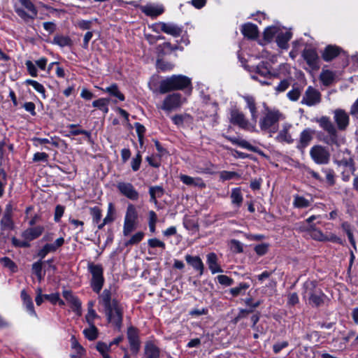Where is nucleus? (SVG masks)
Instances as JSON below:
<instances>
[{
  "mask_svg": "<svg viewBox=\"0 0 358 358\" xmlns=\"http://www.w3.org/2000/svg\"><path fill=\"white\" fill-rule=\"evenodd\" d=\"M311 201L299 195L294 196L293 206L296 208H304L310 206Z\"/></svg>",
  "mask_w": 358,
  "mask_h": 358,
  "instance_id": "ea45409f",
  "label": "nucleus"
},
{
  "mask_svg": "<svg viewBox=\"0 0 358 358\" xmlns=\"http://www.w3.org/2000/svg\"><path fill=\"white\" fill-rule=\"evenodd\" d=\"M320 80L323 85L329 86L334 83L335 73L329 70H322L320 75Z\"/></svg>",
  "mask_w": 358,
  "mask_h": 358,
  "instance_id": "f704fd0d",
  "label": "nucleus"
},
{
  "mask_svg": "<svg viewBox=\"0 0 358 358\" xmlns=\"http://www.w3.org/2000/svg\"><path fill=\"white\" fill-rule=\"evenodd\" d=\"M25 83L29 85L32 86L33 88L36 92H38V93H40L41 94L43 99H45L46 98V96H45V89L44 86L42 84L39 83L38 82H37L36 80H31V79H27L25 81Z\"/></svg>",
  "mask_w": 358,
  "mask_h": 358,
  "instance_id": "a18cd8bd",
  "label": "nucleus"
},
{
  "mask_svg": "<svg viewBox=\"0 0 358 358\" xmlns=\"http://www.w3.org/2000/svg\"><path fill=\"white\" fill-rule=\"evenodd\" d=\"M138 225V212L133 204H129L124 220L123 234L129 236Z\"/></svg>",
  "mask_w": 358,
  "mask_h": 358,
  "instance_id": "1a4fd4ad",
  "label": "nucleus"
},
{
  "mask_svg": "<svg viewBox=\"0 0 358 358\" xmlns=\"http://www.w3.org/2000/svg\"><path fill=\"white\" fill-rule=\"evenodd\" d=\"M250 285L245 282H241L238 285V286L233 287L230 289V293L234 296H237L239 294H242V292H245L247 289H248Z\"/></svg>",
  "mask_w": 358,
  "mask_h": 358,
  "instance_id": "603ef678",
  "label": "nucleus"
},
{
  "mask_svg": "<svg viewBox=\"0 0 358 358\" xmlns=\"http://www.w3.org/2000/svg\"><path fill=\"white\" fill-rule=\"evenodd\" d=\"M64 243V238L63 237H60L57 238L54 243H47L45 244L43 248L50 252H55L58 248H59L61 246H62Z\"/></svg>",
  "mask_w": 358,
  "mask_h": 358,
  "instance_id": "c03bdc74",
  "label": "nucleus"
},
{
  "mask_svg": "<svg viewBox=\"0 0 358 358\" xmlns=\"http://www.w3.org/2000/svg\"><path fill=\"white\" fill-rule=\"evenodd\" d=\"M334 121L337 126V129L341 131L345 130L350 123L349 114L341 108H337L333 111Z\"/></svg>",
  "mask_w": 358,
  "mask_h": 358,
  "instance_id": "dca6fc26",
  "label": "nucleus"
},
{
  "mask_svg": "<svg viewBox=\"0 0 358 358\" xmlns=\"http://www.w3.org/2000/svg\"><path fill=\"white\" fill-rule=\"evenodd\" d=\"M268 245L266 243L259 244L255 246V251L258 255H264L268 251Z\"/></svg>",
  "mask_w": 358,
  "mask_h": 358,
  "instance_id": "338daca9",
  "label": "nucleus"
},
{
  "mask_svg": "<svg viewBox=\"0 0 358 358\" xmlns=\"http://www.w3.org/2000/svg\"><path fill=\"white\" fill-rule=\"evenodd\" d=\"M52 43L59 45L61 48L71 46L72 41L66 36L57 35L53 38Z\"/></svg>",
  "mask_w": 358,
  "mask_h": 358,
  "instance_id": "4c0bfd02",
  "label": "nucleus"
},
{
  "mask_svg": "<svg viewBox=\"0 0 358 358\" xmlns=\"http://www.w3.org/2000/svg\"><path fill=\"white\" fill-rule=\"evenodd\" d=\"M98 315L96 311L92 308L88 307V311L85 316L86 321L88 324H94V320Z\"/></svg>",
  "mask_w": 358,
  "mask_h": 358,
  "instance_id": "69168bd1",
  "label": "nucleus"
},
{
  "mask_svg": "<svg viewBox=\"0 0 358 358\" xmlns=\"http://www.w3.org/2000/svg\"><path fill=\"white\" fill-rule=\"evenodd\" d=\"M142 157L140 152H138L135 157L131 162V169L134 171H137L141 166Z\"/></svg>",
  "mask_w": 358,
  "mask_h": 358,
  "instance_id": "bf43d9fd",
  "label": "nucleus"
},
{
  "mask_svg": "<svg viewBox=\"0 0 358 358\" xmlns=\"http://www.w3.org/2000/svg\"><path fill=\"white\" fill-rule=\"evenodd\" d=\"M99 303L103 307L108 322L120 330L123 320V308L115 299H111L110 289H104L99 296Z\"/></svg>",
  "mask_w": 358,
  "mask_h": 358,
  "instance_id": "f257e3e1",
  "label": "nucleus"
},
{
  "mask_svg": "<svg viewBox=\"0 0 358 358\" xmlns=\"http://www.w3.org/2000/svg\"><path fill=\"white\" fill-rule=\"evenodd\" d=\"M180 179L187 185L198 187L200 188H204L206 187V183L201 178L199 177L193 178L187 175H180Z\"/></svg>",
  "mask_w": 358,
  "mask_h": 358,
  "instance_id": "cd10ccee",
  "label": "nucleus"
},
{
  "mask_svg": "<svg viewBox=\"0 0 358 358\" xmlns=\"http://www.w3.org/2000/svg\"><path fill=\"white\" fill-rule=\"evenodd\" d=\"M89 328L83 330V334L89 341H94L98 337V329L94 324H89Z\"/></svg>",
  "mask_w": 358,
  "mask_h": 358,
  "instance_id": "79ce46f5",
  "label": "nucleus"
},
{
  "mask_svg": "<svg viewBox=\"0 0 358 358\" xmlns=\"http://www.w3.org/2000/svg\"><path fill=\"white\" fill-rule=\"evenodd\" d=\"M174 65L169 62L163 59H157V68L162 71H170L173 68Z\"/></svg>",
  "mask_w": 358,
  "mask_h": 358,
  "instance_id": "864d4df0",
  "label": "nucleus"
},
{
  "mask_svg": "<svg viewBox=\"0 0 358 358\" xmlns=\"http://www.w3.org/2000/svg\"><path fill=\"white\" fill-rule=\"evenodd\" d=\"M117 189L122 195L128 199L137 201L139 199L138 192L131 182L120 181L117 183Z\"/></svg>",
  "mask_w": 358,
  "mask_h": 358,
  "instance_id": "4468645a",
  "label": "nucleus"
},
{
  "mask_svg": "<svg viewBox=\"0 0 358 358\" xmlns=\"http://www.w3.org/2000/svg\"><path fill=\"white\" fill-rule=\"evenodd\" d=\"M149 193L150 195V202L157 203V199L160 198L164 194V189L159 186L151 187L149 189Z\"/></svg>",
  "mask_w": 358,
  "mask_h": 358,
  "instance_id": "a19ab883",
  "label": "nucleus"
},
{
  "mask_svg": "<svg viewBox=\"0 0 358 358\" xmlns=\"http://www.w3.org/2000/svg\"><path fill=\"white\" fill-rule=\"evenodd\" d=\"M322 101L321 93L312 86H308L302 96L301 103L307 106H315Z\"/></svg>",
  "mask_w": 358,
  "mask_h": 358,
  "instance_id": "ddd939ff",
  "label": "nucleus"
},
{
  "mask_svg": "<svg viewBox=\"0 0 358 358\" xmlns=\"http://www.w3.org/2000/svg\"><path fill=\"white\" fill-rule=\"evenodd\" d=\"M292 33L290 30H285L280 28L276 36V43L282 49L288 48V41L291 39Z\"/></svg>",
  "mask_w": 358,
  "mask_h": 358,
  "instance_id": "412c9836",
  "label": "nucleus"
},
{
  "mask_svg": "<svg viewBox=\"0 0 358 358\" xmlns=\"http://www.w3.org/2000/svg\"><path fill=\"white\" fill-rule=\"evenodd\" d=\"M90 214L92 216L93 222L98 224L101 219V211L97 206L90 208Z\"/></svg>",
  "mask_w": 358,
  "mask_h": 358,
  "instance_id": "13d9d810",
  "label": "nucleus"
},
{
  "mask_svg": "<svg viewBox=\"0 0 358 358\" xmlns=\"http://www.w3.org/2000/svg\"><path fill=\"white\" fill-rule=\"evenodd\" d=\"M230 122L244 129H247L249 127V122L245 119L244 114L237 109L231 110Z\"/></svg>",
  "mask_w": 358,
  "mask_h": 358,
  "instance_id": "6ab92c4d",
  "label": "nucleus"
},
{
  "mask_svg": "<svg viewBox=\"0 0 358 358\" xmlns=\"http://www.w3.org/2000/svg\"><path fill=\"white\" fill-rule=\"evenodd\" d=\"M96 350L101 355L108 352L110 349V345H107L103 342H98L96 346Z\"/></svg>",
  "mask_w": 358,
  "mask_h": 358,
  "instance_id": "774afa93",
  "label": "nucleus"
},
{
  "mask_svg": "<svg viewBox=\"0 0 358 358\" xmlns=\"http://www.w3.org/2000/svg\"><path fill=\"white\" fill-rule=\"evenodd\" d=\"M20 5L15 6L17 15L25 22L33 21L38 15V10L31 0H19Z\"/></svg>",
  "mask_w": 358,
  "mask_h": 358,
  "instance_id": "0eeeda50",
  "label": "nucleus"
},
{
  "mask_svg": "<svg viewBox=\"0 0 358 358\" xmlns=\"http://www.w3.org/2000/svg\"><path fill=\"white\" fill-rule=\"evenodd\" d=\"M162 32L169 34L173 37H178L182 32V27L172 22H164Z\"/></svg>",
  "mask_w": 358,
  "mask_h": 358,
  "instance_id": "b1692460",
  "label": "nucleus"
},
{
  "mask_svg": "<svg viewBox=\"0 0 358 358\" xmlns=\"http://www.w3.org/2000/svg\"><path fill=\"white\" fill-rule=\"evenodd\" d=\"M185 102V99L180 94L173 93L165 97L160 108L169 113L181 107Z\"/></svg>",
  "mask_w": 358,
  "mask_h": 358,
  "instance_id": "9d476101",
  "label": "nucleus"
},
{
  "mask_svg": "<svg viewBox=\"0 0 358 358\" xmlns=\"http://www.w3.org/2000/svg\"><path fill=\"white\" fill-rule=\"evenodd\" d=\"M127 338L130 345V349L132 352L137 353L140 349V340L138 330L134 327H130L127 329Z\"/></svg>",
  "mask_w": 358,
  "mask_h": 358,
  "instance_id": "a211bd4d",
  "label": "nucleus"
},
{
  "mask_svg": "<svg viewBox=\"0 0 358 358\" xmlns=\"http://www.w3.org/2000/svg\"><path fill=\"white\" fill-rule=\"evenodd\" d=\"M230 248L236 253H241L243 251V246L242 243L236 239H232L230 241Z\"/></svg>",
  "mask_w": 358,
  "mask_h": 358,
  "instance_id": "6e6d98bb",
  "label": "nucleus"
},
{
  "mask_svg": "<svg viewBox=\"0 0 358 358\" xmlns=\"http://www.w3.org/2000/svg\"><path fill=\"white\" fill-rule=\"evenodd\" d=\"M110 99L107 98H100L92 102V106L97 108L100 110L103 111L105 114L109 111L108 104Z\"/></svg>",
  "mask_w": 358,
  "mask_h": 358,
  "instance_id": "e433bc0d",
  "label": "nucleus"
},
{
  "mask_svg": "<svg viewBox=\"0 0 358 358\" xmlns=\"http://www.w3.org/2000/svg\"><path fill=\"white\" fill-rule=\"evenodd\" d=\"M185 260L187 262V264L192 266L195 270L199 271L200 275L203 274L204 266L199 257H194L189 255H187L185 256Z\"/></svg>",
  "mask_w": 358,
  "mask_h": 358,
  "instance_id": "7c9ffc66",
  "label": "nucleus"
},
{
  "mask_svg": "<svg viewBox=\"0 0 358 358\" xmlns=\"http://www.w3.org/2000/svg\"><path fill=\"white\" fill-rule=\"evenodd\" d=\"M21 298L23 301V304L26 307L29 313L32 316L37 317L32 299L25 290H22L21 292Z\"/></svg>",
  "mask_w": 358,
  "mask_h": 358,
  "instance_id": "473e14b6",
  "label": "nucleus"
},
{
  "mask_svg": "<svg viewBox=\"0 0 358 358\" xmlns=\"http://www.w3.org/2000/svg\"><path fill=\"white\" fill-rule=\"evenodd\" d=\"M294 127L289 123H284L279 129L275 139L280 143L292 144L294 141Z\"/></svg>",
  "mask_w": 358,
  "mask_h": 358,
  "instance_id": "f8f14e48",
  "label": "nucleus"
},
{
  "mask_svg": "<svg viewBox=\"0 0 358 358\" xmlns=\"http://www.w3.org/2000/svg\"><path fill=\"white\" fill-rule=\"evenodd\" d=\"M100 90L105 93H108L110 96L116 98L120 101L125 99L124 95L120 92L117 84L113 83L107 87H98Z\"/></svg>",
  "mask_w": 358,
  "mask_h": 358,
  "instance_id": "393cba45",
  "label": "nucleus"
},
{
  "mask_svg": "<svg viewBox=\"0 0 358 358\" xmlns=\"http://www.w3.org/2000/svg\"><path fill=\"white\" fill-rule=\"evenodd\" d=\"M227 138L233 144L238 145L241 148H246L250 150H254L253 147L245 140H239L233 137H227Z\"/></svg>",
  "mask_w": 358,
  "mask_h": 358,
  "instance_id": "8fccbe9b",
  "label": "nucleus"
},
{
  "mask_svg": "<svg viewBox=\"0 0 358 358\" xmlns=\"http://www.w3.org/2000/svg\"><path fill=\"white\" fill-rule=\"evenodd\" d=\"M141 9L143 13L152 17H156L162 14L164 11V7L162 5L152 3L143 6Z\"/></svg>",
  "mask_w": 358,
  "mask_h": 358,
  "instance_id": "4be33fe9",
  "label": "nucleus"
},
{
  "mask_svg": "<svg viewBox=\"0 0 358 358\" xmlns=\"http://www.w3.org/2000/svg\"><path fill=\"white\" fill-rule=\"evenodd\" d=\"M144 233L138 231L131 237V238L126 243V245L137 244L142 241Z\"/></svg>",
  "mask_w": 358,
  "mask_h": 358,
  "instance_id": "4d7b16f0",
  "label": "nucleus"
},
{
  "mask_svg": "<svg viewBox=\"0 0 358 358\" xmlns=\"http://www.w3.org/2000/svg\"><path fill=\"white\" fill-rule=\"evenodd\" d=\"M315 133V130L310 128L303 129L300 134L299 140L296 146L297 148L299 150L306 148L313 140Z\"/></svg>",
  "mask_w": 358,
  "mask_h": 358,
  "instance_id": "aec40b11",
  "label": "nucleus"
},
{
  "mask_svg": "<svg viewBox=\"0 0 358 358\" xmlns=\"http://www.w3.org/2000/svg\"><path fill=\"white\" fill-rule=\"evenodd\" d=\"M302 57L311 70L320 69V57L315 49L305 48L302 52Z\"/></svg>",
  "mask_w": 358,
  "mask_h": 358,
  "instance_id": "2eb2a0df",
  "label": "nucleus"
},
{
  "mask_svg": "<svg viewBox=\"0 0 358 358\" xmlns=\"http://www.w3.org/2000/svg\"><path fill=\"white\" fill-rule=\"evenodd\" d=\"M302 92V89L299 87H293L292 89L287 94V98L292 101L299 100Z\"/></svg>",
  "mask_w": 358,
  "mask_h": 358,
  "instance_id": "de8ad7c7",
  "label": "nucleus"
},
{
  "mask_svg": "<svg viewBox=\"0 0 358 358\" xmlns=\"http://www.w3.org/2000/svg\"><path fill=\"white\" fill-rule=\"evenodd\" d=\"M114 220V207L113 203L108 204L107 215L104 217L103 222L98 225L99 229H101L106 224L112 222Z\"/></svg>",
  "mask_w": 358,
  "mask_h": 358,
  "instance_id": "37998d69",
  "label": "nucleus"
},
{
  "mask_svg": "<svg viewBox=\"0 0 358 358\" xmlns=\"http://www.w3.org/2000/svg\"><path fill=\"white\" fill-rule=\"evenodd\" d=\"M145 355L146 358H159V348L152 341H148L145 345Z\"/></svg>",
  "mask_w": 358,
  "mask_h": 358,
  "instance_id": "72a5a7b5",
  "label": "nucleus"
},
{
  "mask_svg": "<svg viewBox=\"0 0 358 358\" xmlns=\"http://www.w3.org/2000/svg\"><path fill=\"white\" fill-rule=\"evenodd\" d=\"M191 85V80L182 75H173L162 80L159 92L162 94L173 90H182Z\"/></svg>",
  "mask_w": 358,
  "mask_h": 358,
  "instance_id": "f03ea898",
  "label": "nucleus"
},
{
  "mask_svg": "<svg viewBox=\"0 0 358 358\" xmlns=\"http://www.w3.org/2000/svg\"><path fill=\"white\" fill-rule=\"evenodd\" d=\"M216 278L220 284L224 286H230L234 282L231 278L225 275H219Z\"/></svg>",
  "mask_w": 358,
  "mask_h": 358,
  "instance_id": "e2e57ef3",
  "label": "nucleus"
},
{
  "mask_svg": "<svg viewBox=\"0 0 358 358\" xmlns=\"http://www.w3.org/2000/svg\"><path fill=\"white\" fill-rule=\"evenodd\" d=\"M303 296L313 306H319L324 302V294L317 288V282L308 280L303 284Z\"/></svg>",
  "mask_w": 358,
  "mask_h": 358,
  "instance_id": "423d86ee",
  "label": "nucleus"
},
{
  "mask_svg": "<svg viewBox=\"0 0 358 358\" xmlns=\"http://www.w3.org/2000/svg\"><path fill=\"white\" fill-rule=\"evenodd\" d=\"M338 53L339 49L337 47L329 45L325 48L322 54V57L326 62H329L335 58Z\"/></svg>",
  "mask_w": 358,
  "mask_h": 358,
  "instance_id": "c9c22d12",
  "label": "nucleus"
},
{
  "mask_svg": "<svg viewBox=\"0 0 358 358\" xmlns=\"http://www.w3.org/2000/svg\"><path fill=\"white\" fill-rule=\"evenodd\" d=\"M252 68V69L250 70L252 73L251 78L259 80L262 85H270L271 83L267 80L278 76V72L272 70L268 62H262Z\"/></svg>",
  "mask_w": 358,
  "mask_h": 358,
  "instance_id": "39448f33",
  "label": "nucleus"
},
{
  "mask_svg": "<svg viewBox=\"0 0 358 358\" xmlns=\"http://www.w3.org/2000/svg\"><path fill=\"white\" fill-rule=\"evenodd\" d=\"M71 348L73 350V352L71 354V358H83L85 356V350L80 345L75 336L71 338Z\"/></svg>",
  "mask_w": 358,
  "mask_h": 358,
  "instance_id": "2f4dec72",
  "label": "nucleus"
},
{
  "mask_svg": "<svg viewBox=\"0 0 358 358\" xmlns=\"http://www.w3.org/2000/svg\"><path fill=\"white\" fill-rule=\"evenodd\" d=\"M63 297L71 305L73 312L77 315H81V302L79 299L76 296L71 290H64L62 292Z\"/></svg>",
  "mask_w": 358,
  "mask_h": 358,
  "instance_id": "f3484780",
  "label": "nucleus"
},
{
  "mask_svg": "<svg viewBox=\"0 0 358 358\" xmlns=\"http://www.w3.org/2000/svg\"><path fill=\"white\" fill-rule=\"evenodd\" d=\"M87 270L92 275L91 287L95 293L99 294L104 284L103 266L101 264L90 262L87 264Z\"/></svg>",
  "mask_w": 358,
  "mask_h": 358,
  "instance_id": "6e6552de",
  "label": "nucleus"
},
{
  "mask_svg": "<svg viewBox=\"0 0 358 358\" xmlns=\"http://www.w3.org/2000/svg\"><path fill=\"white\" fill-rule=\"evenodd\" d=\"M231 205L239 208L243 201V195L241 187L232 188L230 194Z\"/></svg>",
  "mask_w": 358,
  "mask_h": 358,
  "instance_id": "bb28decb",
  "label": "nucleus"
},
{
  "mask_svg": "<svg viewBox=\"0 0 358 358\" xmlns=\"http://www.w3.org/2000/svg\"><path fill=\"white\" fill-rule=\"evenodd\" d=\"M308 230L310 231V236L319 241H326V235H324L320 230L315 228L314 225H310Z\"/></svg>",
  "mask_w": 358,
  "mask_h": 358,
  "instance_id": "49530a36",
  "label": "nucleus"
},
{
  "mask_svg": "<svg viewBox=\"0 0 358 358\" xmlns=\"http://www.w3.org/2000/svg\"><path fill=\"white\" fill-rule=\"evenodd\" d=\"M32 271L36 275L39 282L43 279L44 273L42 271V263L41 261L36 262L32 265Z\"/></svg>",
  "mask_w": 358,
  "mask_h": 358,
  "instance_id": "3c124183",
  "label": "nucleus"
},
{
  "mask_svg": "<svg viewBox=\"0 0 358 358\" xmlns=\"http://www.w3.org/2000/svg\"><path fill=\"white\" fill-rule=\"evenodd\" d=\"M317 122L327 133V135L324 137L322 141L329 145H335L337 147L340 146L342 140L339 139L337 129L330 121L329 117L322 116L317 120Z\"/></svg>",
  "mask_w": 358,
  "mask_h": 358,
  "instance_id": "20e7f679",
  "label": "nucleus"
},
{
  "mask_svg": "<svg viewBox=\"0 0 358 358\" xmlns=\"http://www.w3.org/2000/svg\"><path fill=\"white\" fill-rule=\"evenodd\" d=\"M1 229L3 230L12 229L14 224L12 220V215L3 214V216L1 220Z\"/></svg>",
  "mask_w": 358,
  "mask_h": 358,
  "instance_id": "09e8293b",
  "label": "nucleus"
},
{
  "mask_svg": "<svg viewBox=\"0 0 358 358\" xmlns=\"http://www.w3.org/2000/svg\"><path fill=\"white\" fill-rule=\"evenodd\" d=\"M239 177V174L234 171H222L220 173V178L222 180H229Z\"/></svg>",
  "mask_w": 358,
  "mask_h": 358,
  "instance_id": "5fc2aeb1",
  "label": "nucleus"
},
{
  "mask_svg": "<svg viewBox=\"0 0 358 358\" xmlns=\"http://www.w3.org/2000/svg\"><path fill=\"white\" fill-rule=\"evenodd\" d=\"M207 264L213 274L222 273V269L217 263V257L215 253L211 252L207 255Z\"/></svg>",
  "mask_w": 358,
  "mask_h": 358,
  "instance_id": "c756f323",
  "label": "nucleus"
},
{
  "mask_svg": "<svg viewBox=\"0 0 358 358\" xmlns=\"http://www.w3.org/2000/svg\"><path fill=\"white\" fill-rule=\"evenodd\" d=\"M241 32L245 37L255 39L258 36L257 27L252 23H246L242 26Z\"/></svg>",
  "mask_w": 358,
  "mask_h": 358,
  "instance_id": "c85d7f7f",
  "label": "nucleus"
},
{
  "mask_svg": "<svg viewBox=\"0 0 358 358\" xmlns=\"http://www.w3.org/2000/svg\"><path fill=\"white\" fill-rule=\"evenodd\" d=\"M282 114L278 110L266 109V113L259 120V127L262 131L268 132L272 136L277 131L278 122L280 120Z\"/></svg>",
  "mask_w": 358,
  "mask_h": 358,
  "instance_id": "7ed1b4c3",
  "label": "nucleus"
},
{
  "mask_svg": "<svg viewBox=\"0 0 358 358\" xmlns=\"http://www.w3.org/2000/svg\"><path fill=\"white\" fill-rule=\"evenodd\" d=\"M134 127H135V129H136V133L138 134L139 143H140L141 145H142L143 144V136H144V134L145 132V127L143 124H141L139 122H136L134 124Z\"/></svg>",
  "mask_w": 358,
  "mask_h": 358,
  "instance_id": "052dcab7",
  "label": "nucleus"
},
{
  "mask_svg": "<svg viewBox=\"0 0 358 358\" xmlns=\"http://www.w3.org/2000/svg\"><path fill=\"white\" fill-rule=\"evenodd\" d=\"M243 99L246 103V107L249 109L251 113L252 120L256 122L258 117V113L255 98L250 95H245L243 96Z\"/></svg>",
  "mask_w": 358,
  "mask_h": 358,
  "instance_id": "a878e982",
  "label": "nucleus"
},
{
  "mask_svg": "<svg viewBox=\"0 0 358 358\" xmlns=\"http://www.w3.org/2000/svg\"><path fill=\"white\" fill-rule=\"evenodd\" d=\"M148 244L149 247L152 248H161L162 249L164 250V249H165V247H166V245L163 241H162L156 238L149 239L148 241Z\"/></svg>",
  "mask_w": 358,
  "mask_h": 358,
  "instance_id": "680f3d73",
  "label": "nucleus"
},
{
  "mask_svg": "<svg viewBox=\"0 0 358 358\" xmlns=\"http://www.w3.org/2000/svg\"><path fill=\"white\" fill-rule=\"evenodd\" d=\"M280 27L276 26L268 27L264 31V39L267 42H271L275 37L276 38Z\"/></svg>",
  "mask_w": 358,
  "mask_h": 358,
  "instance_id": "58836bf2",
  "label": "nucleus"
},
{
  "mask_svg": "<svg viewBox=\"0 0 358 358\" xmlns=\"http://www.w3.org/2000/svg\"><path fill=\"white\" fill-rule=\"evenodd\" d=\"M311 159L317 164H327L330 161V152L326 147L320 145L313 146L310 150Z\"/></svg>",
  "mask_w": 358,
  "mask_h": 358,
  "instance_id": "9b49d317",
  "label": "nucleus"
},
{
  "mask_svg": "<svg viewBox=\"0 0 358 358\" xmlns=\"http://www.w3.org/2000/svg\"><path fill=\"white\" fill-rule=\"evenodd\" d=\"M43 231L44 227L42 226L30 227L22 232V236L24 239L31 241L39 237Z\"/></svg>",
  "mask_w": 358,
  "mask_h": 358,
  "instance_id": "5701e85b",
  "label": "nucleus"
},
{
  "mask_svg": "<svg viewBox=\"0 0 358 358\" xmlns=\"http://www.w3.org/2000/svg\"><path fill=\"white\" fill-rule=\"evenodd\" d=\"M26 67L27 69V71L29 73V75L32 77H37L38 76V71L36 67V65L31 61L28 60L25 63Z\"/></svg>",
  "mask_w": 358,
  "mask_h": 358,
  "instance_id": "0e129e2a",
  "label": "nucleus"
}]
</instances>
